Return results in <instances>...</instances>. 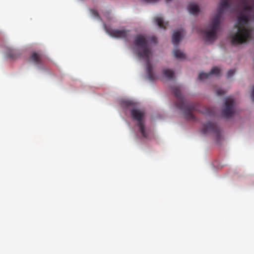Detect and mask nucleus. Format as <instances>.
Masks as SVG:
<instances>
[{"instance_id":"f3484780","label":"nucleus","mask_w":254,"mask_h":254,"mask_svg":"<svg viewBox=\"0 0 254 254\" xmlns=\"http://www.w3.org/2000/svg\"><path fill=\"white\" fill-rule=\"evenodd\" d=\"M229 3L227 0H222L220 2L219 9L221 10H224L229 7Z\"/></svg>"},{"instance_id":"9b49d317","label":"nucleus","mask_w":254,"mask_h":254,"mask_svg":"<svg viewBox=\"0 0 254 254\" xmlns=\"http://www.w3.org/2000/svg\"><path fill=\"white\" fill-rule=\"evenodd\" d=\"M183 34H184V31L183 29L177 30L174 32L172 37V43H173L174 46H178V44H179V43L183 38Z\"/></svg>"},{"instance_id":"9d476101","label":"nucleus","mask_w":254,"mask_h":254,"mask_svg":"<svg viewBox=\"0 0 254 254\" xmlns=\"http://www.w3.org/2000/svg\"><path fill=\"white\" fill-rule=\"evenodd\" d=\"M219 74L220 69L216 67H214L213 68H212L211 71H210V72H209L208 73L201 72L199 73V75H198V79H199V80L206 79L209 78V77H210L212 75H214L216 76H219Z\"/></svg>"},{"instance_id":"0eeeda50","label":"nucleus","mask_w":254,"mask_h":254,"mask_svg":"<svg viewBox=\"0 0 254 254\" xmlns=\"http://www.w3.org/2000/svg\"><path fill=\"white\" fill-rule=\"evenodd\" d=\"M234 114V99L227 97L225 101L224 109H222V115L223 117L230 118Z\"/></svg>"},{"instance_id":"4468645a","label":"nucleus","mask_w":254,"mask_h":254,"mask_svg":"<svg viewBox=\"0 0 254 254\" xmlns=\"http://www.w3.org/2000/svg\"><path fill=\"white\" fill-rule=\"evenodd\" d=\"M154 21H155L157 25L159 26V28L166 30L168 22L164 21L162 17H157L156 18L154 19Z\"/></svg>"},{"instance_id":"2eb2a0df","label":"nucleus","mask_w":254,"mask_h":254,"mask_svg":"<svg viewBox=\"0 0 254 254\" xmlns=\"http://www.w3.org/2000/svg\"><path fill=\"white\" fill-rule=\"evenodd\" d=\"M163 75L167 79H172L174 77V71L169 69L165 68L163 70Z\"/></svg>"},{"instance_id":"ddd939ff","label":"nucleus","mask_w":254,"mask_h":254,"mask_svg":"<svg viewBox=\"0 0 254 254\" xmlns=\"http://www.w3.org/2000/svg\"><path fill=\"white\" fill-rule=\"evenodd\" d=\"M188 8L190 13L192 14H197L199 11L198 5L195 3H190Z\"/></svg>"},{"instance_id":"6ab92c4d","label":"nucleus","mask_w":254,"mask_h":254,"mask_svg":"<svg viewBox=\"0 0 254 254\" xmlns=\"http://www.w3.org/2000/svg\"><path fill=\"white\" fill-rule=\"evenodd\" d=\"M132 102L128 100H123L121 102V106L123 107L128 108L132 106Z\"/></svg>"},{"instance_id":"20e7f679","label":"nucleus","mask_w":254,"mask_h":254,"mask_svg":"<svg viewBox=\"0 0 254 254\" xmlns=\"http://www.w3.org/2000/svg\"><path fill=\"white\" fill-rule=\"evenodd\" d=\"M220 17H214L205 29L201 31L206 42H213L216 39V34L220 30Z\"/></svg>"},{"instance_id":"5701e85b","label":"nucleus","mask_w":254,"mask_h":254,"mask_svg":"<svg viewBox=\"0 0 254 254\" xmlns=\"http://www.w3.org/2000/svg\"><path fill=\"white\" fill-rule=\"evenodd\" d=\"M251 98L253 102H254V86L253 88V91H252V94H251Z\"/></svg>"},{"instance_id":"dca6fc26","label":"nucleus","mask_w":254,"mask_h":254,"mask_svg":"<svg viewBox=\"0 0 254 254\" xmlns=\"http://www.w3.org/2000/svg\"><path fill=\"white\" fill-rule=\"evenodd\" d=\"M173 54L174 56L178 59H184L185 58V55L179 50H174Z\"/></svg>"},{"instance_id":"423d86ee","label":"nucleus","mask_w":254,"mask_h":254,"mask_svg":"<svg viewBox=\"0 0 254 254\" xmlns=\"http://www.w3.org/2000/svg\"><path fill=\"white\" fill-rule=\"evenodd\" d=\"M201 133L205 134L207 133H213L215 134L216 139L218 142L221 139L220 135V128L217 126L216 123L209 122L206 124L203 125L202 128H201Z\"/></svg>"},{"instance_id":"6e6552de","label":"nucleus","mask_w":254,"mask_h":254,"mask_svg":"<svg viewBox=\"0 0 254 254\" xmlns=\"http://www.w3.org/2000/svg\"><path fill=\"white\" fill-rule=\"evenodd\" d=\"M107 33L113 38L127 39L129 36V31L125 29H107Z\"/></svg>"},{"instance_id":"aec40b11","label":"nucleus","mask_w":254,"mask_h":254,"mask_svg":"<svg viewBox=\"0 0 254 254\" xmlns=\"http://www.w3.org/2000/svg\"><path fill=\"white\" fill-rule=\"evenodd\" d=\"M216 94L218 96H222L225 94V91L221 88H218L216 90Z\"/></svg>"},{"instance_id":"4be33fe9","label":"nucleus","mask_w":254,"mask_h":254,"mask_svg":"<svg viewBox=\"0 0 254 254\" xmlns=\"http://www.w3.org/2000/svg\"><path fill=\"white\" fill-rule=\"evenodd\" d=\"M90 10V13L92 15V16H99L98 13L96 10L91 9Z\"/></svg>"},{"instance_id":"7ed1b4c3","label":"nucleus","mask_w":254,"mask_h":254,"mask_svg":"<svg viewBox=\"0 0 254 254\" xmlns=\"http://www.w3.org/2000/svg\"><path fill=\"white\" fill-rule=\"evenodd\" d=\"M172 91L177 99L176 102V107L184 112L185 119L188 121H195V117L191 114V112L196 110L195 105L183 97L178 86L172 87Z\"/></svg>"},{"instance_id":"b1692460","label":"nucleus","mask_w":254,"mask_h":254,"mask_svg":"<svg viewBox=\"0 0 254 254\" xmlns=\"http://www.w3.org/2000/svg\"><path fill=\"white\" fill-rule=\"evenodd\" d=\"M155 40H156V38H155V37H152V41L155 42Z\"/></svg>"},{"instance_id":"39448f33","label":"nucleus","mask_w":254,"mask_h":254,"mask_svg":"<svg viewBox=\"0 0 254 254\" xmlns=\"http://www.w3.org/2000/svg\"><path fill=\"white\" fill-rule=\"evenodd\" d=\"M130 114L133 120L137 121V126L138 127L139 132L141 133V136L144 138H148V132L145 130L144 127V117L145 113L142 109L133 108L130 111Z\"/></svg>"},{"instance_id":"a878e982","label":"nucleus","mask_w":254,"mask_h":254,"mask_svg":"<svg viewBox=\"0 0 254 254\" xmlns=\"http://www.w3.org/2000/svg\"><path fill=\"white\" fill-rule=\"evenodd\" d=\"M171 0H167V1H171Z\"/></svg>"},{"instance_id":"f03ea898","label":"nucleus","mask_w":254,"mask_h":254,"mask_svg":"<svg viewBox=\"0 0 254 254\" xmlns=\"http://www.w3.org/2000/svg\"><path fill=\"white\" fill-rule=\"evenodd\" d=\"M134 45L136 47L138 48V52H137L138 58L145 60V63H146V72H147L148 79L153 81L156 79V77L152 72V66L149 59L152 55V52L148 46V41L143 35H138L135 37Z\"/></svg>"},{"instance_id":"f8f14e48","label":"nucleus","mask_w":254,"mask_h":254,"mask_svg":"<svg viewBox=\"0 0 254 254\" xmlns=\"http://www.w3.org/2000/svg\"><path fill=\"white\" fill-rule=\"evenodd\" d=\"M6 55H7L8 58L15 60L20 57L21 53L17 50L9 49Z\"/></svg>"},{"instance_id":"393cba45","label":"nucleus","mask_w":254,"mask_h":254,"mask_svg":"<svg viewBox=\"0 0 254 254\" xmlns=\"http://www.w3.org/2000/svg\"><path fill=\"white\" fill-rule=\"evenodd\" d=\"M239 16H246V15H244V14H240Z\"/></svg>"},{"instance_id":"412c9836","label":"nucleus","mask_w":254,"mask_h":254,"mask_svg":"<svg viewBox=\"0 0 254 254\" xmlns=\"http://www.w3.org/2000/svg\"><path fill=\"white\" fill-rule=\"evenodd\" d=\"M235 73V71L234 69L229 70L228 72H227V78H231L233 75H234Z\"/></svg>"},{"instance_id":"1a4fd4ad","label":"nucleus","mask_w":254,"mask_h":254,"mask_svg":"<svg viewBox=\"0 0 254 254\" xmlns=\"http://www.w3.org/2000/svg\"><path fill=\"white\" fill-rule=\"evenodd\" d=\"M30 62L36 65L43 64V55L41 52H33L29 57Z\"/></svg>"},{"instance_id":"a211bd4d","label":"nucleus","mask_w":254,"mask_h":254,"mask_svg":"<svg viewBox=\"0 0 254 254\" xmlns=\"http://www.w3.org/2000/svg\"><path fill=\"white\" fill-rule=\"evenodd\" d=\"M201 113L204 115L213 116L215 111H214L213 109L210 108H205L204 109V111H201Z\"/></svg>"},{"instance_id":"f257e3e1","label":"nucleus","mask_w":254,"mask_h":254,"mask_svg":"<svg viewBox=\"0 0 254 254\" xmlns=\"http://www.w3.org/2000/svg\"><path fill=\"white\" fill-rule=\"evenodd\" d=\"M237 17V22L234 25L230 34L231 44L233 45H241L248 42L253 34L254 29L251 24V18L253 17Z\"/></svg>"}]
</instances>
